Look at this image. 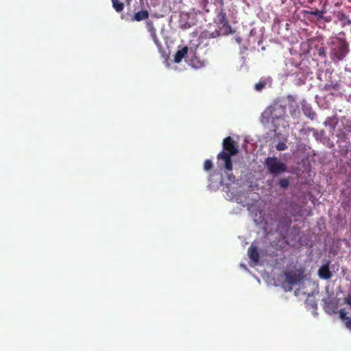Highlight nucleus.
Returning a JSON list of instances; mask_svg holds the SVG:
<instances>
[{"instance_id":"f257e3e1","label":"nucleus","mask_w":351,"mask_h":351,"mask_svg":"<svg viewBox=\"0 0 351 351\" xmlns=\"http://www.w3.org/2000/svg\"><path fill=\"white\" fill-rule=\"evenodd\" d=\"M223 151L220 152L217 156L219 165L223 166L226 170H232L231 156L239 153V146L231 136L225 138L222 143Z\"/></svg>"},{"instance_id":"f03ea898","label":"nucleus","mask_w":351,"mask_h":351,"mask_svg":"<svg viewBox=\"0 0 351 351\" xmlns=\"http://www.w3.org/2000/svg\"><path fill=\"white\" fill-rule=\"evenodd\" d=\"M285 108L279 104H274L267 107L264 112L262 113L263 119H265V121L269 123L271 122L275 124L276 121L278 119H281L285 114Z\"/></svg>"},{"instance_id":"7ed1b4c3","label":"nucleus","mask_w":351,"mask_h":351,"mask_svg":"<svg viewBox=\"0 0 351 351\" xmlns=\"http://www.w3.org/2000/svg\"><path fill=\"white\" fill-rule=\"evenodd\" d=\"M331 55L337 60H342L349 52V45L343 38H337L332 43Z\"/></svg>"},{"instance_id":"20e7f679","label":"nucleus","mask_w":351,"mask_h":351,"mask_svg":"<svg viewBox=\"0 0 351 351\" xmlns=\"http://www.w3.org/2000/svg\"><path fill=\"white\" fill-rule=\"evenodd\" d=\"M265 163L267 170L271 174L278 175L287 171V165L280 162L275 156L267 157Z\"/></svg>"},{"instance_id":"39448f33","label":"nucleus","mask_w":351,"mask_h":351,"mask_svg":"<svg viewBox=\"0 0 351 351\" xmlns=\"http://www.w3.org/2000/svg\"><path fill=\"white\" fill-rule=\"evenodd\" d=\"M285 281L283 283V286L285 287V284L293 286L302 281L304 272L301 269L288 271L285 273Z\"/></svg>"},{"instance_id":"423d86ee","label":"nucleus","mask_w":351,"mask_h":351,"mask_svg":"<svg viewBox=\"0 0 351 351\" xmlns=\"http://www.w3.org/2000/svg\"><path fill=\"white\" fill-rule=\"evenodd\" d=\"M217 19L218 20V23L222 25L223 27L228 30V32H226V34H228L229 32H232V28L227 19L226 13L224 9L220 8L217 12Z\"/></svg>"},{"instance_id":"0eeeda50","label":"nucleus","mask_w":351,"mask_h":351,"mask_svg":"<svg viewBox=\"0 0 351 351\" xmlns=\"http://www.w3.org/2000/svg\"><path fill=\"white\" fill-rule=\"evenodd\" d=\"M324 310L329 314L336 313L338 310V302L332 300H326L324 304Z\"/></svg>"},{"instance_id":"6e6552de","label":"nucleus","mask_w":351,"mask_h":351,"mask_svg":"<svg viewBox=\"0 0 351 351\" xmlns=\"http://www.w3.org/2000/svg\"><path fill=\"white\" fill-rule=\"evenodd\" d=\"M247 254L250 258L254 262L258 263L260 259V254L258 250V247L254 246L253 244L248 248Z\"/></svg>"},{"instance_id":"1a4fd4ad","label":"nucleus","mask_w":351,"mask_h":351,"mask_svg":"<svg viewBox=\"0 0 351 351\" xmlns=\"http://www.w3.org/2000/svg\"><path fill=\"white\" fill-rule=\"evenodd\" d=\"M339 317L343 322L345 326L351 330V317L347 315V313L343 308L339 311Z\"/></svg>"},{"instance_id":"9d476101","label":"nucleus","mask_w":351,"mask_h":351,"mask_svg":"<svg viewBox=\"0 0 351 351\" xmlns=\"http://www.w3.org/2000/svg\"><path fill=\"white\" fill-rule=\"evenodd\" d=\"M318 275L322 279H330L332 276V274L329 269L328 265H322L318 270Z\"/></svg>"},{"instance_id":"9b49d317","label":"nucleus","mask_w":351,"mask_h":351,"mask_svg":"<svg viewBox=\"0 0 351 351\" xmlns=\"http://www.w3.org/2000/svg\"><path fill=\"white\" fill-rule=\"evenodd\" d=\"M189 51L188 47L185 46L181 49L177 51L174 56V62L176 63L180 62L182 59L186 56Z\"/></svg>"},{"instance_id":"f8f14e48","label":"nucleus","mask_w":351,"mask_h":351,"mask_svg":"<svg viewBox=\"0 0 351 351\" xmlns=\"http://www.w3.org/2000/svg\"><path fill=\"white\" fill-rule=\"evenodd\" d=\"M148 17H149L148 11L141 10V11H138V12H136L134 15L132 20L136 21H141L147 19Z\"/></svg>"},{"instance_id":"ddd939ff","label":"nucleus","mask_w":351,"mask_h":351,"mask_svg":"<svg viewBox=\"0 0 351 351\" xmlns=\"http://www.w3.org/2000/svg\"><path fill=\"white\" fill-rule=\"evenodd\" d=\"M306 13L310 15H313V16H317L318 19H324L325 21H326V22L329 21V20L326 19L325 17L324 16V14L326 13V11L324 10H319L317 9H315L314 11H309V12H307Z\"/></svg>"},{"instance_id":"4468645a","label":"nucleus","mask_w":351,"mask_h":351,"mask_svg":"<svg viewBox=\"0 0 351 351\" xmlns=\"http://www.w3.org/2000/svg\"><path fill=\"white\" fill-rule=\"evenodd\" d=\"M304 114L310 119L313 120L316 116V113L309 106H304L302 108Z\"/></svg>"},{"instance_id":"2eb2a0df","label":"nucleus","mask_w":351,"mask_h":351,"mask_svg":"<svg viewBox=\"0 0 351 351\" xmlns=\"http://www.w3.org/2000/svg\"><path fill=\"white\" fill-rule=\"evenodd\" d=\"M338 19L341 22L343 27L347 25H351V19H350L349 17L343 12L339 14Z\"/></svg>"},{"instance_id":"dca6fc26","label":"nucleus","mask_w":351,"mask_h":351,"mask_svg":"<svg viewBox=\"0 0 351 351\" xmlns=\"http://www.w3.org/2000/svg\"><path fill=\"white\" fill-rule=\"evenodd\" d=\"M113 8L117 12H121L123 10L125 5L124 3L119 0H111Z\"/></svg>"},{"instance_id":"f3484780","label":"nucleus","mask_w":351,"mask_h":351,"mask_svg":"<svg viewBox=\"0 0 351 351\" xmlns=\"http://www.w3.org/2000/svg\"><path fill=\"white\" fill-rule=\"evenodd\" d=\"M147 25L149 26V31L151 32V35H152L154 42L156 43H158V38L156 36V30H155L154 27L152 26V23H148Z\"/></svg>"},{"instance_id":"a211bd4d","label":"nucleus","mask_w":351,"mask_h":351,"mask_svg":"<svg viewBox=\"0 0 351 351\" xmlns=\"http://www.w3.org/2000/svg\"><path fill=\"white\" fill-rule=\"evenodd\" d=\"M289 181L287 179H281L279 181V186L282 189H285L289 186Z\"/></svg>"},{"instance_id":"6ab92c4d","label":"nucleus","mask_w":351,"mask_h":351,"mask_svg":"<svg viewBox=\"0 0 351 351\" xmlns=\"http://www.w3.org/2000/svg\"><path fill=\"white\" fill-rule=\"evenodd\" d=\"M204 168L206 171H209L213 168V162L211 160H206L204 162Z\"/></svg>"},{"instance_id":"aec40b11","label":"nucleus","mask_w":351,"mask_h":351,"mask_svg":"<svg viewBox=\"0 0 351 351\" xmlns=\"http://www.w3.org/2000/svg\"><path fill=\"white\" fill-rule=\"evenodd\" d=\"M200 1V5L203 10H204L206 12H209V10L207 8V6L208 5V0H199Z\"/></svg>"},{"instance_id":"412c9836","label":"nucleus","mask_w":351,"mask_h":351,"mask_svg":"<svg viewBox=\"0 0 351 351\" xmlns=\"http://www.w3.org/2000/svg\"><path fill=\"white\" fill-rule=\"evenodd\" d=\"M287 149V145L284 142H279L276 145V149L283 151Z\"/></svg>"},{"instance_id":"4be33fe9","label":"nucleus","mask_w":351,"mask_h":351,"mask_svg":"<svg viewBox=\"0 0 351 351\" xmlns=\"http://www.w3.org/2000/svg\"><path fill=\"white\" fill-rule=\"evenodd\" d=\"M344 303L350 306L351 308V291L348 294V295L344 298Z\"/></svg>"},{"instance_id":"5701e85b","label":"nucleus","mask_w":351,"mask_h":351,"mask_svg":"<svg viewBox=\"0 0 351 351\" xmlns=\"http://www.w3.org/2000/svg\"><path fill=\"white\" fill-rule=\"evenodd\" d=\"M265 82H258L255 84V89L257 91H261V90H262V89H263L265 88Z\"/></svg>"},{"instance_id":"b1692460","label":"nucleus","mask_w":351,"mask_h":351,"mask_svg":"<svg viewBox=\"0 0 351 351\" xmlns=\"http://www.w3.org/2000/svg\"><path fill=\"white\" fill-rule=\"evenodd\" d=\"M337 86V84H335V85L326 84L324 86V90L328 91V90H330L332 88H333L334 89H336Z\"/></svg>"},{"instance_id":"393cba45","label":"nucleus","mask_w":351,"mask_h":351,"mask_svg":"<svg viewBox=\"0 0 351 351\" xmlns=\"http://www.w3.org/2000/svg\"><path fill=\"white\" fill-rule=\"evenodd\" d=\"M214 3L215 5H217V4L219 5L220 8H223L224 0H214Z\"/></svg>"},{"instance_id":"a878e982","label":"nucleus","mask_w":351,"mask_h":351,"mask_svg":"<svg viewBox=\"0 0 351 351\" xmlns=\"http://www.w3.org/2000/svg\"><path fill=\"white\" fill-rule=\"evenodd\" d=\"M345 129L350 132H351V120H348L346 123V125H345Z\"/></svg>"},{"instance_id":"bb28decb","label":"nucleus","mask_w":351,"mask_h":351,"mask_svg":"<svg viewBox=\"0 0 351 351\" xmlns=\"http://www.w3.org/2000/svg\"><path fill=\"white\" fill-rule=\"evenodd\" d=\"M220 36V32L219 30H216L212 32L210 35V38H217Z\"/></svg>"},{"instance_id":"cd10ccee","label":"nucleus","mask_w":351,"mask_h":351,"mask_svg":"<svg viewBox=\"0 0 351 351\" xmlns=\"http://www.w3.org/2000/svg\"><path fill=\"white\" fill-rule=\"evenodd\" d=\"M195 60H196V59H193V58H191V65H193V66H194V67H199V66H201L202 65V64L199 61H197V63H199V65L196 64L195 63Z\"/></svg>"},{"instance_id":"c85d7f7f","label":"nucleus","mask_w":351,"mask_h":351,"mask_svg":"<svg viewBox=\"0 0 351 351\" xmlns=\"http://www.w3.org/2000/svg\"><path fill=\"white\" fill-rule=\"evenodd\" d=\"M323 53V51H322L321 49L319 50V55H321V53Z\"/></svg>"},{"instance_id":"c756f323","label":"nucleus","mask_w":351,"mask_h":351,"mask_svg":"<svg viewBox=\"0 0 351 351\" xmlns=\"http://www.w3.org/2000/svg\"><path fill=\"white\" fill-rule=\"evenodd\" d=\"M323 53V51H322L321 49L319 50V55H321V53Z\"/></svg>"}]
</instances>
